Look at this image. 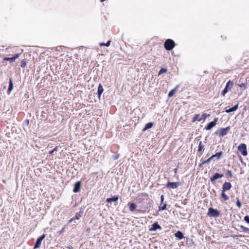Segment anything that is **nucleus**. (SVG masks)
<instances>
[{
  "instance_id": "nucleus-34",
  "label": "nucleus",
  "mask_w": 249,
  "mask_h": 249,
  "mask_svg": "<svg viewBox=\"0 0 249 249\" xmlns=\"http://www.w3.org/2000/svg\"><path fill=\"white\" fill-rule=\"evenodd\" d=\"M244 220L248 223L249 224V216L248 215H246L244 217Z\"/></svg>"
},
{
  "instance_id": "nucleus-37",
  "label": "nucleus",
  "mask_w": 249,
  "mask_h": 249,
  "mask_svg": "<svg viewBox=\"0 0 249 249\" xmlns=\"http://www.w3.org/2000/svg\"><path fill=\"white\" fill-rule=\"evenodd\" d=\"M164 201V196L163 195H161L160 197V203H163Z\"/></svg>"
},
{
  "instance_id": "nucleus-18",
  "label": "nucleus",
  "mask_w": 249,
  "mask_h": 249,
  "mask_svg": "<svg viewBox=\"0 0 249 249\" xmlns=\"http://www.w3.org/2000/svg\"><path fill=\"white\" fill-rule=\"evenodd\" d=\"M202 120V118L200 117L199 114H195L194 118H193L192 122H195L196 121L200 122Z\"/></svg>"
},
{
  "instance_id": "nucleus-21",
  "label": "nucleus",
  "mask_w": 249,
  "mask_h": 249,
  "mask_svg": "<svg viewBox=\"0 0 249 249\" xmlns=\"http://www.w3.org/2000/svg\"><path fill=\"white\" fill-rule=\"evenodd\" d=\"M222 154H223V152L222 151H220L219 152L216 153L214 155H212L211 156V158L213 159L214 157H216L217 159L218 160L221 158Z\"/></svg>"
},
{
  "instance_id": "nucleus-20",
  "label": "nucleus",
  "mask_w": 249,
  "mask_h": 249,
  "mask_svg": "<svg viewBox=\"0 0 249 249\" xmlns=\"http://www.w3.org/2000/svg\"><path fill=\"white\" fill-rule=\"evenodd\" d=\"M153 125H154V123H151V122L146 124H145L144 128L143 129V131H145L146 130L151 128L153 126Z\"/></svg>"
},
{
  "instance_id": "nucleus-30",
  "label": "nucleus",
  "mask_w": 249,
  "mask_h": 249,
  "mask_svg": "<svg viewBox=\"0 0 249 249\" xmlns=\"http://www.w3.org/2000/svg\"><path fill=\"white\" fill-rule=\"evenodd\" d=\"M110 41L109 40L106 43H100V45L101 46H106L107 47L109 46L110 44Z\"/></svg>"
},
{
  "instance_id": "nucleus-4",
  "label": "nucleus",
  "mask_w": 249,
  "mask_h": 249,
  "mask_svg": "<svg viewBox=\"0 0 249 249\" xmlns=\"http://www.w3.org/2000/svg\"><path fill=\"white\" fill-rule=\"evenodd\" d=\"M164 46L166 50L170 51L175 46V43L172 39H168L165 41Z\"/></svg>"
},
{
  "instance_id": "nucleus-10",
  "label": "nucleus",
  "mask_w": 249,
  "mask_h": 249,
  "mask_svg": "<svg viewBox=\"0 0 249 249\" xmlns=\"http://www.w3.org/2000/svg\"><path fill=\"white\" fill-rule=\"evenodd\" d=\"M217 118H215L213 121L209 123L205 127V129L209 130L211 129L216 124Z\"/></svg>"
},
{
  "instance_id": "nucleus-15",
  "label": "nucleus",
  "mask_w": 249,
  "mask_h": 249,
  "mask_svg": "<svg viewBox=\"0 0 249 249\" xmlns=\"http://www.w3.org/2000/svg\"><path fill=\"white\" fill-rule=\"evenodd\" d=\"M81 214L80 213H77L75 215L74 217H72L69 221V223H71L74 220H78L80 219V218L81 217Z\"/></svg>"
},
{
  "instance_id": "nucleus-41",
  "label": "nucleus",
  "mask_w": 249,
  "mask_h": 249,
  "mask_svg": "<svg viewBox=\"0 0 249 249\" xmlns=\"http://www.w3.org/2000/svg\"><path fill=\"white\" fill-rule=\"evenodd\" d=\"M178 169L176 168L174 169L175 173L176 174L177 173Z\"/></svg>"
},
{
  "instance_id": "nucleus-19",
  "label": "nucleus",
  "mask_w": 249,
  "mask_h": 249,
  "mask_svg": "<svg viewBox=\"0 0 249 249\" xmlns=\"http://www.w3.org/2000/svg\"><path fill=\"white\" fill-rule=\"evenodd\" d=\"M175 236L176 237L178 238L179 239H181L183 238V235L180 231H178L177 232H176Z\"/></svg>"
},
{
  "instance_id": "nucleus-27",
  "label": "nucleus",
  "mask_w": 249,
  "mask_h": 249,
  "mask_svg": "<svg viewBox=\"0 0 249 249\" xmlns=\"http://www.w3.org/2000/svg\"><path fill=\"white\" fill-rule=\"evenodd\" d=\"M226 175L228 176L229 177H230V178H231L233 177L232 171L230 170H228L227 171Z\"/></svg>"
},
{
  "instance_id": "nucleus-38",
  "label": "nucleus",
  "mask_w": 249,
  "mask_h": 249,
  "mask_svg": "<svg viewBox=\"0 0 249 249\" xmlns=\"http://www.w3.org/2000/svg\"><path fill=\"white\" fill-rule=\"evenodd\" d=\"M207 117V114L206 113H203L202 115V118L205 119Z\"/></svg>"
},
{
  "instance_id": "nucleus-44",
  "label": "nucleus",
  "mask_w": 249,
  "mask_h": 249,
  "mask_svg": "<svg viewBox=\"0 0 249 249\" xmlns=\"http://www.w3.org/2000/svg\"><path fill=\"white\" fill-rule=\"evenodd\" d=\"M173 95H174V94H168V96H169V97H170L172 96Z\"/></svg>"
},
{
  "instance_id": "nucleus-32",
  "label": "nucleus",
  "mask_w": 249,
  "mask_h": 249,
  "mask_svg": "<svg viewBox=\"0 0 249 249\" xmlns=\"http://www.w3.org/2000/svg\"><path fill=\"white\" fill-rule=\"evenodd\" d=\"M26 65V62L25 60H23L21 61V65L20 66L22 67V68H24Z\"/></svg>"
},
{
  "instance_id": "nucleus-7",
  "label": "nucleus",
  "mask_w": 249,
  "mask_h": 249,
  "mask_svg": "<svg viewBox=\"0 0 249 249\" xmlns=\"http://www.w3.org/2000/svg\"><path fill=\"white\" fill-rule=\"evenodd\" d=\"M233 82L229 80L226 84V86L223 90L222 91V93H226L229 91V90L232 88L233 86Z\"/></svg>"
},
{
  "instance_id": "nucleus-33",
  "label": "nucleus",
  "mask_w": 249,
  "mask_h": 249,
  "mask_svg": "<svg viewBox=\"0 0 249 249\" xmlns=\"http://www.w3.org/2000/svg\"><path fill=\"white\" fill-rule=\"evenodd\" d=\"M178 87V86H177L176 88L171 89L168 93H175Z\"/></svg>"
},
{
  "instance_id": "nucleus-39",
  "label": "nucleus",
  "mask_w": 249,
  "mask_h": 249,
  "mask_svg": "<svg viewBox=\"0 0 249 249\" xmlns=\"http://www.w3.org/2000/svg\"><path fill=\"white\" fill-rule=\"evenodd\" d=\"M56 150V148H54L53 150L49 152V154H52Z\"/></svg>"
},
{
  "instance_id": "nucleus-5",
  "label": "nucleus",
  "mask_w": 249,
  "mask_h": 249,
  "mask_svg": "<svg viewBox=\"0 0 249 249\" xmlns=\"http://www.w3.org/2000/svg\"><path fill=\"white\" fill-rule=\"evenodd\" d=\"M238 150L243 156H246L248 155L247 146L245 143L240 144L238 146Z\"/></svg>"
},
{
  "instance_id": "nucleus-42",
  "label": "nucleus",
  "mask_w": 249,
  "mask_h": 249,
  "mask_svg": "<svg viewBox=\"0 0 249 249\" xmlns=\"http://www.w3.org/2000/svg\"><path fill=\"white\" fill-rule=\"evenodd\" d=\"M237 236L239 237H245V236H242V235H237Z\"/></svg>"
},
{
  "instance_id": "nucleus-31",
  "label": "nucleus",
  "mask_w": 249,
  "mask_h": 249,
  "mask_svg": "<svg viewBox=\"0 0 249 249\" xmlns=\"http://www.w3.org/2000/svg\"><path fill=\"white\" fill-rule=\"evenodd\" d=\"M212 159H213V158H211V157L210 158H209V159H207V160H203V161H202V164H205V163H208V162H209L210 161V160H211Z\"/></svg>"
},
{
  "instance_id": "nucleus-1",
  "label": "nucleus",
  "mask_w": 249,
  "mask_h": 249,
  "mask_svg": "<svg viewBox=\"0 0 249 249\" xmlns=\"http://www.w3.org/2000/svg\"><path fill=\"white\" fill-rule=\"evenodd\" d=\"M231 187L232 185L229 182H225L222 185L221 196L224 201L229 199V197L226 194L225 192L230 190Z\"/></svg>"
},
{
  "instance_id": "nucleus-28",
  "label": "nucleus",
  "mask_w": 249,
  "mask_h": 249,
  "mask_svg": "<svg viewBox=\"0 0 249 249\" xmlns=\"http://www.w3.org/2000/svg\"><path fill=\"white\" fill-rule=\"evenodd\" d=\"M167 70L166 69L162 68L160 70L158 75H160L163 73H165L167 72Z\"/></svg>"
},
{
  "instance_id": "nucleus-14",
  "label": "nucleus",
  "mask_w": 249,
  "mask_h": 249,
  "mask_svg": "<svg viewBox=\"0 0 249 249\" xmlns=\"http://www.w3.org/2000/svg\"><path fill=\"white\" fill-rule=\"evenodd\" d=\"M128 206L131 212H134L137 207V205L135 203L132 202H129L128 203Z\"/></svg>"
},
{
  "instance_id": "nucleus-2",
  "label": "nucleus",
  "mask_w": 249,
  "mask_h": 249,
  "mask_svg": "<svg viewBox=\"0 0 249 249\" xmlns=\"http://www.w3.org/2000/svg\"><path fill=\"white\" fill-rule=\"evenodd\" d=\"M207 214L209 217L216 218L220 215V212L211 207L208 209Z\"/></svg>"
},
{
  "instance_id": "nucleus-26",
  "label": "nucleus",
  "mask_w": 249,
  "mask_h": 249,
  "mask_svg": "<svg viewBox=\"0 0 249 249\" xmlns=\"http://www.w3.org/2000/svg\"><path fill=\"white\" fill-rule=\"evenodd\" d=\"M236 205L238 208H241L242 207V204L239 200V197H236Z\"/></svg>"
},
{
  "instance_id": "nucleus-12",
  "label": "nucleus",
  "mask_w": 249,
  "mask_h": 249,
  "mask_svg": "<svg viewBox=\"0 0 249 249\" xmlns=\"http://www.w3.org/2000/svg\"><path fill=\"white\" fill-rule=\"evenodd\" d=\"M81 186V181H77L74 184V188H73V192L74 193H77V192H78L80 191V190Z\"/></svg>"
},
{
  "instance_id": "nucleus-47",
  "label": "nucleus",
  "mask_w": 249,
  "mask_h": 249,
  "mask_svg": "<svg viewBox=\"0 0 249 249\" xmlns=\"http://www.w3.org/2000/svg\"><path fill=\"white\" fill-rule=\"evenodd\" d=\"M101 2L104 1L105 0H100Z\"/></svg>"
},
{
  "instance_id": "nucleus-29",
  "label": "nucleus",
  "mask_w": 249,
  "mask_h": 249,
  "mask_svg": "<svg viewBox=\"0 0 249 249\" xmlns=\"http://www.w3.org/2000/svg\"><path fill=\"white\" fill-rule=\"evenodd\" d=\"M104 91L103 87L100 84L98 88V93H102Z\"/></svg>"
},
{
  "instance_id": "nucleus-45",
  "label": "nucleus",
  "mask_w": 249,
  "mask_h": 249,
  "mask_svg": "<svg viewBox=\"0 0 249 249\" xmlns=\"http://www.w3.org/2000/svg\"><path fill=\"white\" fill-rule=\"evenodd\" d=\"M68 248H69V249H73V248L72 247H67Z\"/></svg>"
},
{
  "instance_id": "nucleus-43",
  "label": "nucleus",
  "mask_w": 249,
  "mask_h": 249,
  "mask_svg": "<svg viewBox=\"0 0 249 249\" xmlns=\"http://www.w3.org/2000/svg\"><path fill=\"white\" fill-rule=\"evenodd\" d=\"M118 158V156H115V157H114V159L116 160Z\"/></svg>"
},
{
  "instance_id": "nucleus-13",
  "label": "nucleus",
  "mask_w": 249,
  "mask_h": 249,
  "mask_svg": "<svg viewBox=\"0 0 249 249\" xmlns=\"http://www.w3.org/2000/svg\"><path fill=\"white\" fill-rule=\"evenodd\" d=\"M20 56V54L17 53L15 54L13 57H5L4 60L9 61L11 63L14 62L15 60L18 58Z\"/></svg>"
},
{
  "instance_id": "nucleus-6",
  "label": "nucleus",
  "mask_w": 249,
  "mask_h": 249,
  "mask_svg": "<svg viewBox=\"0 0 249 249\" xmlns=\"http://www.w3.org/2000/svg\"><path fill=\"white\" fill-rule=\"evenodd\" d=\"M181 183L180 182H168L166 184V187L168 188L169 189H176L178 188V186L180 185Z\"/></svg>"
},
{
  "instance_id": "nucleus-25",
  "label": "nucleus",
  "mask_w": 249,
  "mask_h": 249,
  "mask_svg": "<svg viewBox=\"0 0 249 249\" xmlns=\"http://www.w3.org/2000/svg\"><path fill=\"white\" fill-rule=\"evenodd\" d=\"M13 89V85L12 80L11 79H10L8 90L9 92H10Z\"/></svg>"
},
{
  "instance_id": "nucleus-9",
  "label": "nucleus",
  "mask_w": 249,
  "mask_h": 249,
  "mask_svg": "<svg viewBox=\"0 0 249 249\" xmlns=\"http://www.w3.org/2000/svg\"><path fill=\"white\" fill-rule=\"evenodd\" d=\"M45 234H43L40 237H39L38 238H37V239L35 243V246H34L35 249L38 248L40 247L41 242L43 240V239L45 238Z\"/></svg>"
},
{
  "instance_id": "nucleus-17",
  "label": "nucleus",
  "mask_w": 249,
  "mask_h": 249,
  "mask_svg": "<svg viewBox=\"0 0 249 249\" xmlns=\"http://www.w3.org/2000/svg\"><path fill=\"white\" fill-rule=\"evenodd\" d=\"M238 107V104H237L236 105H235L232 107L226 109L225 111L227 113H230V112H231L236 110L237 109Z\"/></svg>"
},
{
  "instance_id": "nucleus-24",
  "label": "nucleus",
  "mask_w": 249,
  "mask_h": 249,
  "mask_svg": "<svg viewBox=\"0 0 249 249\" xmlns=\"http://www.w3.org/2000/svg\"><path fill=\"white\" fill-rule=\"evenodd\" d=\"M240 228L241 230H243V231L249 233V229L248 228H247L243 225L240 226Z\"/></svg>"
},
{
  "instance_id": "nucleus-3",
  "label": "nucleus",
  "mask_w": 249,
  "mask_h": 249,
  "mask_svg": "<svg viewBox=\"0 0 249 249\" xmlns=\"http://www.w3.org/2000/svg\"><path fill=\"white\" fill-rule=\"evenodd\" d=\"M230 126H227L226 128H221L218 129L215 132V134L219 137H223L228 134L230 130Z\"/></svg>"
},
{
  "instance_id": "nucleus-40",
  "label": "nucleus",
  "mask_w": 249,
  "mask_h": 249,
  "mask_svg": "<svg viewBox=\"0 0 249 249\" xmlns=\"http://www.w3.org/2000/svg\"><path fill=\"white\" fill-rule=\"evenodd\" d=\"M142 196H148V195L146 193H143L142 194Z\"/></svg>"
},
{
  "instance_id": "nucleus-11",
  "label": "nucleus",
  "mask_w": 249,
  "mask_h": 249,
  "mask_svg": "<svg viewBox=\"0 0 249 249\" xmlns=\"http://www.w3.org/2000/svg\"><path fill=\"white\" fill-rule=\"evenodd\" d=\"M223 177V174H220L219 173H215L213 176L210 178V181L212 182H213L215 181V180L218 178H221Z\"/></svg>"
},
{
  "instance_id": "nucleus-46",
  "label": "nucleus",
  "mask_w": 249,
  "mask_h": 249,
  "mask_svg": "<svg viewBox=\"0 0 249 249\" xmlns=\"http://www.w3.org/2000/svg\"><path fill=\"white\" fill-rule=\"evenodd\" d=\"M90 231V229H87V231Z\"/></svg>"
},
{
  "instance_id": "nucleus-16",
  "label": "nucleus",
  "mask_w": 249,
  "mask_h": 249,
  "mask_svg": "<svg viewBox=\"0 0 249 249\" xmlns=\"http://www.w3.org/2000/svg\"><path fill=\"white\" fill-rule=\"evenodd\" d=\"M119 197L118 196H115L111 198H107L106 199V201L108 203H111L112 202L116 201L118 200Z\"/></svg>"
},
{
  "instance_id": "nucleus-48",
  "label": "nucleus",
  "mask_w": 249,
  "mask_h": 249,
  "mask_svg": "<svg viewBox=\"0 0 249 249\" xmlns=\"http://www.w3.org/2000/svg\"><path fill=\"white\" fill-rule=\"evenodd\" d=\"M101 95V94H98V95H99V97H100V95Z\"/></svg>"
},
{
  "instance_id": "nucleus-35",
  "label": "nucleus",
  "mask_w": 249,
  "mask_h": 249,
  "mask_svg": "<svg viewBox=\"0 0 249 249\" xmlns=\"http://www.w3.org/2000/svg\"><path fill=\"white\" fill-rule=\"evenodd\" d=\"M238 86H239V87L243 88L244 89L246 88V85L245 83H242L241 84H239V85H238Z\"/></svg>"
},
{
  "instance_id": "nucleus-22",
  "label": "nucleus",
  "mask_w": 249,
  "mask_h": 249,
  "mask_svg": "<svg viewBox=\"0 0 249 249\" xmlns=\"http://www.w3.org/2000/svg\"><path fill=\"white\" fill-rule=\"evenodd\" d=\"M166 203H160L159 207V211H163L166 209Z\"/></svg>"
},
{
  "instance_id": "nucleus-23",
  "label": "nucleus",
  "mask_w": 249,
  "mask_h": 249,
  "mask_svg": "<svg viewBox=\"0 0 249 249\" xmlns=\"http://www.w3.org/2000/svg\"><path fill=\"white\" fill-rule=\"evenodd\" d=\"M202 150H204L203 146L202 145V142L200 141L199 142L197 151L198 152H200L201 154H202L201 151Z\"/></svg>"
},
{
  "instance_id": "nucleus-36",
  "label": "nucleus",
  "mask_w": 249,
  "mask_h": 249,
  "mask_svg": "<svg viewBox=\"0 0 249 249\" xmlns=\"http://www.w3.org/2000/svg\"><path fill=\"white\" fill-rule=\"evenodd\" d=\"M64 229H65V227L63 228L60 231H59L58 233L59 234H61V233H62L64 231Z\"/></svg>"
},
{
  "instance_id": "nucleus-8",
  "label": "nucleus",
  "mask_w": 249,
  "mask_h": 249,
  "mask_svg": "<svg viewBox=\"0 0 249 249\" xmlns=\"http://www.w3.org/2000/svg\"><path fill=\"white\" fill-rule=\"evenodd\" d=\"M161 229V227L158 224V222H156L152 225L151 228H150L149 230L152 231H155L158 229L160 230Z\"/></svg>"
}]
</instances>
